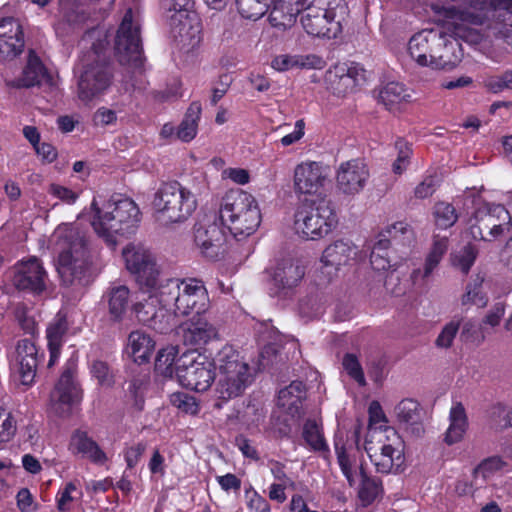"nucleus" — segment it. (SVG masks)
Masks as SVG:
<instances>
[{"label": "nucleus", "mask_w": 512, "mask_h": 512, "mask_svg": "<svg viewBox=\"0 0 512 512\" xmlns=\"http://www.w3.org/2000/svg\"><path fill=\"white\" fill-rule=\"evenodd\" d=\"M148 293L150 295L149 298L145 300V302L137 303L134 306L135 313L139 321L155 330L162 331L166 329L167 323H164V320L167 317L166 313L168 310H170V308L164 307L160 303V298L158 295H156V293Z\"/></svg>", "instance_id": "27"}, {"label": "nucleus", "mask_w": 512, "mask_h": 512, "mask_svg": "<svg viewBox=\"0 0 512 512\" xmlns=\"http://www.w3.org/2000/svg\"><path fill=\"white\" fill-rule=\"evenodd\" d=\"M15 432L12 418L0 409V442L8 441Z\"/></svg>", "instance_id": "64"}, {"label": "nucleus", "mask_w": 512, "mask_h": 512, "mask_svg": "<svg viewBox=\"0 0 512 512\" xmlns=\"http://www.w3.org/2000/svg\"><path fill=\"white\" fill-rule=\"evenodd\" d=\"M406 88L398 82L387 83L379 93V100L390 111H394L397 106L407 101L409 98Z\"/></svg>", "instance_id": "43"}, {"label": "nucleus", "mask_w": 512, "mask_h": 512, "mask_svg": "<svg viewBox=\"0 0 512 512\" xmlns=\"http://www.w3.org/2000/svg\"><path fill=\"white\" fill-rule=\"evenodd\" d=\"M336 223L331 203L325 199L304 201L295 213V230L306 239L316 240L326 236Z\"/></svg>", "instance_id": "8"}, {"label": "nucleus", "mask_w": 512, "mask_h": 512, "mask_svg": "<svg viewBox=\"0 0 512 512\" xmlns=\"http://www.w3.org/2000/svg\"><path fill=\"white\" fill-rule=\"evenodd\" d=\"M339 71L341 72V74H339V78L347 87L360 85L366 80V71L359 64L351 63L350 66L340 68Z\"/></svg>", "instance_id": "54"}, {"label": "nucleus", "mask_w": 512, "mask_h": 512, "mask_svg": "<svg viewBox=\"0 0 512 512\" xmlns=\"http://www.w3.org/2000/svg\"><path fill=\"white\" fill-rule=\"evenodd\" d=\"M359 475L361 478L358 497L364 505L372 504L378 497L383 495L384 489L382 480L379 477L370 475L363 463L359 465Z\"/></svg>", "instance_id": "36"}, {"label": "nucleus", "mask_w": 512, "mask_h": 512, "mask_svg": "<svg viewBox=\"0 0 512 512\" xmlns=\"http://www.w3.org/2000/svg\"><path fill=\"white\" fill-rule=\"evenodd\" d=\"M170 402L174 407L186 414L195 415L199 411V405L195 397L184 392L173 393L170 396Z\"/></svg>", "instance_id": "52"}, {"label": "nucleus", "mask_w": 512, "mask_h": 512, "mask_svg": "<svg viewBox=\"0 0 512 512\" xmlns=\"http://www.w3.org/2000/svg\"><path fill=\"white\" fill-rule=\"evenodd\" d=\"M178 333L184 344L190 346L205 345L218 337L216 326L206 318L205 314L194 315L179 327Z\"/></svg>", "instance_id": "21"}, {"label": "nucleus", "mask_w": 512, "mask_h": 512, "mask_svg": "<svg viewBox=\"0 0 512 512\" xmlns=\"http://www.w3.org/2000/svg\"><path fill=\"white\" fill-rule=\"evenodd\" d=\"M471 7L480 11L491 8L504 25L512 27V0H471Z\"/></svg>", "instance_id": "42"}, {"label": "nucleus", "mask_w": 512, "mask_h": 512, "mask_svg": "<svg viewBox=\"0 0 512 512\" xmlns=\"http://www.w3.org/2000/svg\"><path fill=\"white\" fill-rule=\"evenodd\" d=\"M302 11L301 6H290L278 0L270 11L269 21L273 27L285 30L294 25L296 16Z\"/></svg>", "instance_id": "38"}, {"label": "nucleus", "mask_w": 512, "mask_h": 512, "mask_svg": "<svg viewBox=\"0 0 512 512\" xmlns=\"http://www.w3.org/2000/svg\"><path fill=\"white\" fill-rule=\"evenodd\" d=\"M478 255V249L471 244L464 246L457 254L453 257V265L457 267L461 272L467 274L473 266Z\"/></svg>", "instance_id": "50"}, {"label": "nucleus", "mask_w": 512, "mask_h": 512, "mask_svg": "<svg viewBox=\"0 0 512 512\" xmlns=\"http://www.w3.org/2000/svg\"><path fill=\"white\" fill-rule=\"evenodd\" d=\"M164 307L173 308L177 316L205 314L209 296L204 283L196 278H168L156 294Z\"/></svg>", "instance_id": "4"}, {"label": "nucleus", "mask_w": 512, "mask_h": 512, "mask_svg": "<svg viewBox=\"0 0 512 512\" xmlns=\"http://www.w3.org/2000/svg\"><path fill=\"white\" fill-rule=\"evenodd\" d=\"M54 85L53 77L32 50L29 52L28 61L22 76L12 82V86L15 88H31L34 86H47L51 88Z\"/></svg>", "instance_id": "25"}, {"label": "nucleus", "mask_w": 512, "mask_h": 512, "mask_svg": "<svg viewBox=\"0 0 512 512\" xmlns=\"http://www.w3.org/2000/svg\"><path fill=\"white\" fill-rule=\"evenodd\" d=\"M483 281L484 278L477 275L469 284H467L466 292L461 299L463 306L478 305L483 307L486 305L487 298L481 290Z\"/></svg>", "instance_id": "49"}, {"label": "nucleus", "mask_w": 512, "mask_h": 512, "mask_svg": "<svg viewBox=\"0 0 512 512\" xmlns=\"http://www.w3.org/2000/svg\"><path fill=\"white\" fill-rule=\"evenodd\" d=\"M306 397V387L301 381H293L281 389L278 394V405L289 413H299L302 400Z\"/></svg>", "instance_id": "37"}, {"label": "nucleus", "mask_w": 512, "mask_h": 512, "mask_svg": "<svg viewBox=\"0 0 512 512\" xmlns=\"http://www.w3.org/2000/svg\"><path fill=\"white\" fill-rule=\"evenodd\" d=\"M82 72L78 81V97L90 102L102 95L111 85L113 68L107 41L97 38L81 57Z\"/></svg>", "instance_id": "3"}, {"label": "nucleus", "mask_w": 512, "mask_h": 512, "mask_svg": "<svg viewBox=\"0 0 512 512\" xmlns=\"http://www.w3.org/2000/svg\"><path fill=\"white\" fill-rule=\"evenodd\" d=\"M176 349L168 347L158 352L155 360V370L164 377L176 374Z\"/></svg>", "instance_id": "47"}, {"label": "nucleus", "mask_w": 512, "mask_h": 512, "mask_svg": "<svg viewBox=\"0 0 512 512\" xmlns=\"http://www.w3.org/2000/svg\"><path fill=\"white\" fill-rule=\"evenodd\" d=\"M38 363V350L35 344L29 339H22L18 341L13 367L19 374L23 385H31L33 383Z\"/></svg>", "instance_id": "22"}, {"label": "nucleus", "mask_w": 512, "mask_h": 512, "mask_svg": "<svg viewBox=\"0 0 512 512\" xmlns=\"http://www.w3.org/2000/svg\"><path fill=\"white\" fill-rule=\"evenodd\" d=\"M155 343L151 337L142 331H133L128 337V349L134 362L142 364L149 361Z\"/></svg>", "instance_id": "35"}, {"label": "nucleus", "mask_w": 512, "mask_h": 512, "mask_svg": "<svg viewBox=\"0 0 512 512\" xmlns=\"http://www.w3.org/2000/svg\"><path fill=\"white\" fill-rule=\"evenodd\" d=\"M474 220L470 226L471 236L475 240L484 241L509 232L512 223L510 213L500 204L477 210Z\"/></svg>", "instance_id": "13"}, {"label": "nucleus", "mask_w": 512, "mask_h": 512, "mask_svg": "<svg viewBox=\"0 0 512 512\" xmlns=\"http://www.w3.org/2000/svg\"><path fill=\"white\" fill-rule=\"evenodd\" d=\"M460 327V320H452L447 323L438 335L435 344L439 348L451 347Z\"/></svg>", "instance_id": "57"}, {"label": "nucleus", "mask_w": 512, "mask_h": 512, "mask_svg": "<svg viewBox=\"0 0 512 512\" xmlns=\"http://www.w3.org/2000/svg\"><path fill=\"white\" fill-rule=\"evenodd\" d=\"M395 413L400 423L412 426L413 432L418 435L423 431L420 425V405L413 399H403L395 407Z\"/></svg>", "instance_id": "39"}, {"label": "nucleus", "mask_w": 512, "mask_h": 512, "mask_svg": "<svg viewBox=\"0 0 512 512\" xmlns=\"http://www.w3.org/2000/svg\"><path fill=\"white\" fill-rule=\"evenodd\" d=\"M301 23L305 31L315 37L335 38L340 31L336 13L309 2L304 8Z\"/></svg>", "instance_id": "15"}, {"label": "nucleus", "mask_w": 512, "mask_h": 512, "mask_svg": "<svg viewBox=\"0 0 512 512\" xmlns=\"http://www.w3.org/2000/svg\"><path fill=\"white\" fill-rule=\"evenodd\" d=\"M94 211L92 226L99 237L114 247L117 237H123L134 233L140 221V211L135 202L129 198L110 199L101 207L94 199L91 203Z\"/></svg>", "instance_id": "2"}, {"label": "nucleus", "mask_w": 512, "mask_h": 512, "mask_svg": "<svg viewBox=\"0 0 512 512\" xmlns=\"http://www.w3.org/2000/svg\"><path fill=\"white\" fill-rule=\"evenodd\" d=\"M272 0H236L238 12L243 18L258 20L270 7Z\"/></svg>", "instance_id": "46"}, {"label": "nucleus", "mask_w": 512, "mask_h": 512, "mask_svg": "<svg viewBox=\"0 0 512 512\" xmlns=\"http://www.w3.org/2000/svg\"><path fill=\"white\" fill-rule=\"evenodd\" d=\"M438 187L436 176H426L414 189V195L418 199H425L432 196Z\"/></svg>", "instance_id": "58"}, {"label": "nucleus", "mask_w": 512, "mask_h": 512, "mask_svg": "<svg viewBox=\"0 0 512 512\" xmlns=\"http://www.w3.org/2000/svg\"><path fill=\"white\" fill-rule=\"evenodd\" d=\"M355 255L356 248L350 242L338 240L326 247L321 261L325 267H332L337 271L340 266L347 265Z\"/></svg>", "instance_id": "32"}, {"label": "nucleus", "mask_w": 512, "mask_h": 512, "mask_svg": "<svg viewBox=\"0 0 512 512\" xmlns=\"http://www.w3.org/2000/svg\"><path fill=\"white\" fill-rule=\"evenodd\" d=\"M449 420L450 425L446 431L444 441L448 445H453L462 440L468 427V418L461 402H457L452 406Z\"/></svg>", "instance_id": "34"}, {"label": "nucleus", "mask_w": 512, "mask_h": 512, "mask_svg": "<svg viewBox=\"0 0 512 512\" xmlns=\"http://www.w3.org/2000/svg\"><path fill=\"white\" fill-rule=\"evenodd\" d=\"M107 303L109 319L112 322H121L130 304V289L126 285L110 286L103 295Z\"/></svg>", "instance_id": "29"}, {"label": "nucleus", "mask_w": 512, "mask_h": 512, "mask_svg": "<svg viewBox=\"0 0 512 512\" xmlns=\"http://www.w3.org/2000/svg\"><path fill=\"white\" fill-rule=\"evenodd\" d=\"M395 148L398 154L396 160L393 163V171L396 174H401L409 163L412 150L410 145L402 139H398L396 141Z\"/></svg>", "instance_id": "56"}, {"label": "nucleus", "mask_w": 512, "mask_h": 512, "mask_svg": "<svg viewBox=\"0 0 512 512\" xmlns=\"http://www.w3.org/2000/svg\"><path fill=\"white\" fill-rule=\"evenodd\" d=\"M342 365L347 374L360 386L366 385L363 369L355 354L346 353L342 359Z\"/></svg>", "instance_id": "53"}, {"label": "nucleus", "mask_w": 512, "mask_h": 512, "mask_svg": "<svg viewBox=\"0 0 512 512\" xmlns=\"http://www.w3.org/2000/svg\"><path fill=\"white\" fill-rule=\"evenodd\" d=\"M25 47L24 31L14 17L0 18V61L13 60Z\"/></svg>", "instance_id": "17"}, {"label": "nucleus", "mask_w": 512, "mask_h": 512, "mask_svg": "<svg viewBox=\"0 0 512 512\" xmlns=\"http://www.w3.org/2000/svg\"><path fill=\"white\" fill-rule=\"evenodd\" d=\"M448 250V238L434 236L432 248L426 257L425 263L436 269Z\"/></svg>", "instance_id": "55"}, {"label": "nucleus", "mask_w": 512, "mask_h": 512, "mask_svg": "<svg viewBox=\"0 0 512 512\" xmlns=\"http://www.w3.org/2000/svg\"><path fill=\"white\" fill-rule=\"evenodd\" d=\"M216 358L197 350L184 352L176 361V376L179 383L197 392L207 391L216 379Z\"/></svg>", "instance_id": "9"}, {"label": "nucleus", "mask_w": 512, "mask_h": 512, "mask_svg": "<svg viewBox=\"0 0 512 512\" xmlns=\"http://www.w3.org/2000/svg\"><path fill=\"white\" fill-rule=\"evenodd\" d=\"M440 30L424 29L414 34L408 42L410 57L422 67H430L432 55L440 44Z\"/></svg>", "instance_id": "20"}, {"label": "nucleus", "mask_w": 512, "mask_h": 512, "mask_svg": "<svg viewBox=\"0 0 512 512\" xmlns=\"http://www.w3.org/2000/svg\"><path fill=\"white\" fill-rule=\"evenodd\" d=\"M201 105L197 102H193L180 125L177 128L176 136L178 139L184 142H189L196 136L198 120L200 119Z\"/></svg>", "instance_id": "41"}, {"label": "nucleus", "mask_w": 512, "mask_h": 512, "mask_svg": "<svg viewBox=\"0 0 512 512\" xmlns=\"http://www.w3.org/2000/svg\"><path fill=\"white\" fill-rule=\"evenodd\" d=\"M506 310V304L503 301L496 302L487 312L482 320V324L496 327L500 324Z\"/></svg>", "instance_id": "60"}, {"label": "nucleus", "mask_w": 512, "mask_h": 512, "mask_svg": "<svg viewBox=\"0 0 512 512\" xmlns=\"http://www.w3.org/2000/svg\"><path fill=\"white\" fill-rule=\"evenodd\" d=\"M327 169L317 162H306L294 170V189L300 194H320L327 182Z\"/></svg>", "instance_id": "18"}, {"label": "nucleus", "mask_w": 512, "mask_h": 512, "mask_svg": "<svg viewBox=\"0 0 512 512\" xmlns=\"http://www.w3.org/2000/svg\"><path fill=\"white\" fill-rule=\"evenodd\" d=\"M434 269L424 263L423 269L417 268L411 272L410 278L414 286L425 287L433 273Z\"/></svg>", "instance_id": "63"}, {"label": "nucleus", "mask_w": 512, "mask_h": 512, "mask_svg": "<svg viewBox=\"0 0 512 512\" xmlns=\"http://www.w3.org/2000/svg\"><path fill=\"white\" fill-rule=\"evenodd\" d=\"M68 330V323L66 316L58 313L53 321L48 325L46 334L48 341V348L50 352V360L48 366L54 365L55 361L59 357L60 348L63 343V337Z\"/></svg>", "instance_id": "33"}, {"label": "nucleus", "mask_w": 512, "mask_h": 512, "mask_svg": "<svg viewBox=\"0 0 512 512\" xmlns=\"http://www.w3.org/2000/svg\"><path fill=\"white\" fill-rule=\"evenodd\" d=\"M91 372L94 377L98 379L99 384L111 386L113 383V376L109 371L107 363L103 361H94L92 364Z\"/></svg>", "instance_id": "61"}, {"label": "nucleus", "mask_w": 512, "mask_h": 512, "mask_svg": "<svg viewBox=\"0 0 512 512\" xmlns=\"http://www.w3.org/2000/svg\"><path fill=\"white\" fill-rule=\"evenodd\" d=\"M216 369L215 391L222 400L240 396L253 381L248 363L231 346L217 353Z\"/></svg>", "instance_id": "7"}, {"label": "nucleus", "mask_w": 512, "mask_h": 512, "mask_svg": "<svg viewBox=\"0 0 512 512\" xmlns=\"http://www.w3.org/2000/svg\"><path fill=\"white\" fill-rule=\"evenodd\" d=\"M432 215L435 225L440 229L452 227L458 219V214L454 206L444 201L435 203L432 209Z\"/></svg>", "instance_id": "45"}, {"label": "nucleus", "mask_w": 512, "mask_h": 512, "mask_svg": "<svg viewBox=\"0 0 512 512\" xmlns=\"http://www.w3.org/2000/svg\"><path fill=\"white\" fill-rule=\"evenodd\" d=\"M303 438L312 450L328 453V445L315 421L308 420L304 424Z\"/></svg>", "instance_id": "48"}, {"label": "nucleus", "mask_w": 512, "mask_h": 512, "mask_svg": "<svg viewBox=\"0 0 512 512\" xmlns=\"http://www.w3.org/2000/svg\"><path fill=\"white\" fill-rule=\"evenodd\" d=\"M60 249L57 271L67 285H87L92 280L86 235L75 225L59 227L55 233Z\"/></svg>", "instance_id": "1"}, {"label": "nucleus", "mask_w": 512, "mask_h": 512, "mask_svg": "<svg viewBox=\"0 0 512 512\" xmlns=\"http://www.w3.org/2000/svg\"><path fill=\"white\" fill-rule=\"evenodd\" d=\"M216 212L205 214L194 225V242L200 253L210 259H220L226 251V235Z\"/></svg>", "instance_id": "12"}, {"label": "nucleus", "mask_w": 512, "mask_h": 512, "mask_svg": "<svg viewBox=\"0 0 512 512\" xmlns=\"http://www.w3.org/2000/svg\"><path fill=\"white\" fill-rule=\"evenodd\" d=\"M484 86L494 94L512 90V67L505 70L502 74L488 77L484 82Z\"/></svg>", "instance_id": "51"}, {"label": "nucleus", "mask_w": 512, "mask_h": 512, "mask_svg": "<svg viewBox=\"0 0 512 512\" xmlns=\"http://www.w3.org/2000/svg\"><path fill=\"white\" fill-rule=\"evenodd\" d=\"M364 449L377 473H398L404 466L405 456L400 447L383 444L378 450H374L372 446L367 445Z\"/></svg>", "instance_id": "23"}, {"label": "nucleus", "mask_w": 512, "mask_h": 512, "mask_svg": "<svg viewBox=\"0 0 512 512\" xmlns=\"http://www.w3.org/2000/svg\"><path fill=\"white\" fill-rule=\"evenodd\" d=\"M127 270L145 292L158 293L168 279L161 273L153 253L142 245H127L122 251Z\"/></svg>", "instance_id": "10"}, {"label": "nucleus", "mask_w": 512, "mask_h": 512, "mask_svg": "<svg viewBox=\"0 0 512 512\" xmlns=\"http://www.w3.org/2000/svg\"><path fill=\"white\" fill-rule=\"evenodd\" d=\"M218 217L237 240L252 235L261 223L257 201L250 193L240 190L223 197Z\"/></svg>", "instance_id": "5"}, {"label": "nucleus", "mask_w": 512, "mask_h": 512, "mask_svg": "<svg viewBox=\"0 0 512 512\" xmlns=\"http://www.w3.org/2000/svg\"><path fill=\"white\" fill-rule=\"evenodd\" d=\"M413 236L411 227L403 221L388 226L379 234V240L374 244L371 252H377L380 256L390 258L388 248L392 242L410 241Z\"/></svg>", "instance_id": "30"}, {"label": "nucleus", "mask_w": 512, "mask_h": 512, "mask_svg": "<svg viewBox=\"0 0 512 512\" xmlns=\"http://www.w3.org/2000/svg\"><path fill=\"white\" fill-rule=\"evenodd\" d=\"M117 120L116 111L107 107H100L93 116V121L97 126H107L114 124Z\"/></svg>", "instance_id": "62"}, {"label": "nucleus", "mask_w": 512, "mask_h": 512, "mask_svg": "<svg viewBox=\"0 0 512 512\" xmlns=\"http://www.w3.org/2000/svg\"><path fill=\"white\" fill-rule=\"evenodd\" d=\"M192 6L191 0H163L166 18L175 37L183 38L188 34Z\"/></svg>", "instance_id": "28"}, {"label": "nucleus", "mask_w": 512, "mask_h": 512, "mask_svg": "<svg viewBox=\"0 0 512 512\" xmlns=\"http://www.w3.org/2000/svg\"><path fill=\"white\" fill-rule=\"evenodd\" d=\"M335 453L343 475L345 476L349 486L353 487L356 483L353 473V466L356 462V452L354 450H348L344 445L336 443Z\"/></svg>", "instance_id": "44"}, {"label": "nucleus", "mask_w": 512, "mask_h": 512, "mask_svg": "<svg viewBox=\"0 0 512 512\" xmlns=\"http://www.w3.org/2000/svg\"><path fill=\"white\" fill-rule=\"evenodd\" d=\"M12 281L18 290L40 294L46 289L47 273L40 260L31 257L15 265Z\"/></svg>", "instance_id": "16"}, {"label": "nucleus", "mask_w": 512, "mask_h": 512, "mask_svg": "<svg viewBox=\"0 0 512 512\" xmlns=\"http://www.w3.org/2000/svg\"><path fill=\"white\" fill-rule=\"evenodd\" d=\"M76 364L68 362L51 393V404L55 413L60 416L68 415L71 406L81 399V389L75 380Z\"/></svg>", "instance_id": "14"}, {"label": "nucleus", "mask_w": 512, "mask_h": 512, "mask_svg": "<svg viewBox=\"0 0 512 512\" xmlns=\"http://www.w3.org/2000/svg\"><path fill=\"white\" fill-rule=\"evenodd\" d=\"M369 178L366 164L360 159L342 163L337 170V187L344 194L354 195L360 192Z\"/></svg>", "instance_id": "19"}, {"label": "nucleus", "mask_w": 512, "mask_h": 512, "mask_svg": "<svg viewBox=\"0 0 512 512\" xmlns=\"http://www.w3.org/2000/svg\"><path fill=\"white\" fill-rule=\"evenodd\" d=\"M502 461L498 457H491L482 461L473 470V474L476 478L481 476L483 480L487 479L493 472L501 468Z\"/></svg>", "instance_id": "59"}, {"label": "nucleus", "mask_w": 512, "mask_h": 512, "mask_svg": "<svg viewBox=\"0 0 512 512\" xmlns=\"http://www.w3.org/2000/svg\"><path fill=\"white\" fill-rule=\"evenodd\" d=\"M324 60L315 54L307 55H279L272 60V67L278 71H287L293 68L322 69Z\"/></svg>", "instance_id": "31"}, {"label": "nucleus", "mask_w": 512, "mask_h": 512, "mask_svg": "<svg viewBox=\"0 0 512 512\" xmlns=\"http://www.w3.org/2000/svg\"><path fill=\"white\" fill-rule=\"evenodd\" d=\"M304 269L292 260H283L277 264L272 275V290L279 296H286L302 280Z\"/></svg>", "instance_id": "24"}, {"label": "nucleus", "mask_w": 512, "mask_h": 512, "mask_svg": "<svg viewBox=\"0 0 512 512\" xmlns=\"http://www.w3.org/2000/svg\"><path fill=\"white\" fill-rule=\"evenodd\" d=\"M71 446L93 462L103 463L107 459L106 454L92 438L88 437L86 432L76 431L71 438Z\"/></svg>", "instance_id": "40"}, {"label": "nucleus", "mask_w": 512, "mask_h": 512, "mask_svg": "<svg viewBox=\"0 0 512 512\" xmlns=\"http://www.w3.org/2000/svg\"><path fill=\"white\" fill-rule=\"evenodd\" d=\"M115 51L122 65L141 68L143 65V49L140 37L138 13L128 8L123 16L115 38Z\"/></svg>", "instance_id": "11"}, {"label": "nucleus", "mask_w": 512, "mask_h": 512, "mask_svg": "<svg viewBox=\"0 0 512 512\" xmlns=\"http://www.w3.org/2000/svg\"><path fill=\"white\" fill-rule=\"evenodd\" d=\"M153 216L162 226L184 223L196 210L195 194L178 181L162 183L154 194Z\"/></svg>", "instance_id": "6"}, {"label": "nucleus", "mask_w": 512, "mask_h": 512, "mask_svg": "<svg viewBox=\"0 0 512 512\" xmlns=\"http://www.w3.org/2000/svg\"><path fill=\"white\" fill-rule=\"evenodd\" d=\"M440 44L432 55L430 68L433 70H451L461 61L463 53L459 41L440 31Z\"/></svg>", "instance_id": "26"}]
</instances>
